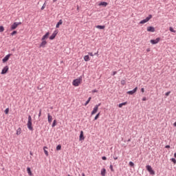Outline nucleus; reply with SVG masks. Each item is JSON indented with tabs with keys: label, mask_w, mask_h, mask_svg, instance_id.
<instances>
[{
	"label": "nucleus",
	"mask_w": 176,
	"mask_h": 176,
	"mask_svg": "<svg viewBox=\"0 0 176 176\" xmlns=\"http://www.w3.org/2000/svg\"><path fill=\"white\" fill-rule=\"evenodd\" d=\"M83 140H85V136L83 135V131H81L80 133L79 140L83 141Z\"/></svg>",
	"instance_id": "obj_13"
},
{
	"label": "nucleus",
	"mask_w": 176,
	"mask_h": 176,
	"mask_svg": "<svg viewBox=\"0 0 176 176\" xmlns=\"http://www.w3.org/2000/svg\"><path fill=\"white\" fill-rule=\"evenodd\" d=\"M102 160H107V157L105 156L102 157Z\"/></svg>",
	"instance_id": "obj_43"
},
{
	"label": "nucleus",
	"mask_w": 176,
	"mask_h": 176,
	"mask_svg": "<svg viewBox=\"0 0 176 176\" xmlns=\"http://www.w3.org/2000/svg\"><path fill=\"white\" fill-rule=\"evenodd\" d=\"M8 71H9V66L4 67L1 71V75H5V74H7Z\"/></svg>",
	"instance_id": "obj_9"
},
{
	"label": "nucleus",
	"mask_w": 176,
	"mask_h": 176,
	"mask_svg": "<svg viewBox=\"0 0 176 176\" xmlns=\"http://www.w3.org/2000/svg\"><path fill=\"white\" fill-rule=\"evenodd\" d=\"M56 151H61V146H60V144H59V145H58L56 146Z\"/></svg>",
	"instance_id": "obj_32"
},
{
	"label": "nucleus",
	"mask_w": 176,
	"mask_h": 176,
	"mask_svg": "<svg viewBox=\"0 0 176 176\" xmlns=\"http://www.w3.org/2000/svg\"><path fill=\"white\" fill-rule=\"evenodd\" d=\"M20 134H21V128H19V129L16 130V135H20Z\"/></svg>",
	"instance_id": "obj_25"
},
{
	"label": "nucleus",
	"mask_w": 176,
	"mask_h": 176,
	"mask_svg": "<svg viewBox=\"0 0 176 176\" xmlns=\"http://www.w3.org/2000/svg\"><path fill=\"white\" fill-rule=\"evenodd\" d=\"M173 126L176 127V122L173 124Z\"/></svg>",
	"instance_id": "obj_50"
},
{
	"label": "nucleus",
	"mask_w": 176,
	"mask_h": 176,
	"mask_svg": "<svg viewBox=\"0 0 176 176\" xmlns=\"http://www.w3.org/2000/svg\"><path fill=\"white\" fill-rule=\"evenodd\" d=\"M50 33L47 32L41 38V41H45V39H47L49 38V35Z\"/></svg>",
	"instance_id": "obj_16"
},
{
	"label": "nucleus",
	"mask_w": 176,
	"mask_h": 176,
	"mask_svg": "<svg viewBox=\"0 0 176 176\" xmlns=\"http://www.w3.org/2000/svg\"><path fill=\"white\" fill-rule=\"evenodd\" d=\"M19 25H21V22H14L10 27L11 31H13V30H16Z\"/></svg>",
	"instance_id": "obj_2"
},
{
	"label": "nucleus",
	"mask_w": 176,
	"mask_h": 176,
	"mask_svg": "<svg viewBox=\"0 0 176 176\" xmlns=\"http://www.w3.org/2000/svg\"><path fill=\"white\" fill-rule=\"evenodd\" d=\"M149 51H150L149 49H148V50H147V52H149Z\"/></svg>",
	"instance_id": "obj_55"
},
{
	"label": "nucleus",
	"mask_w": 176,
	"mask_h": 176,
	"mask_svg": "<svg viewBox=\"0 0 176 176\" xmlns=\"http://www.w3.org/2000/svg\"><path fill=\"white\" fill-rule=\"evenodd\" d=\"M129 165L131 167H134V162H129Z\"/></svg>",
	"instance_id": "obj_34"
},
{
	"label": "nucleus",
	"mask_w": 176,
	"mask_h": 176,
	"mask_svg": "<svg viewBox=\"0 0 176 176\" xmlns=\"http://www.w3.org/2000/svg\"><path fill=\"white\" fill-rule=\"evenodd\" d=\"M46 149H47V146H44L43 147L44 153L45 155H46V156H49V152H47Z\"/></svg>",
	"instance_id": "obj_19"
},
{
	"label": "nucleus",
	"mask_w": 176,
	"mask_h": 176,
	"mask_svg": "<svg viewBox=\"0 0 176 176\" xmlns=\"http://www.w3.org/2000/svg\"><path fill=\"white\" fill-rule=\"evenodd\" d=\"M92 92H93V93H97V89H94V90L92 91Z\"/></svg>",
	"instance_id": "obj_47"
},
{
	"label": "nucleus",
	"mask_w": 176,
	"mask_h": 176,
	"mask_svg": "<svg viewBox=\"0 0 176 176\" xmlns=\"http://www.w3.org/2000/svg\"><path fill=\"white\" fill-rule=\"evenodd\" d=\"M170 93H171V91H169L165 94V96H166V97H168V96H170Z\"/></svg>",
	"instance_id": "obj_39"
},
{
	"label": "nucleus",
	"mask_w": 176,
	"mask_h": 176,
	"mask_svg": "<svg viewBox=\"0 0 176 176\" xmlns=\"http://www.w3.org/2000/svg\"><path fill=\"white\" fill-rule=\"evenodd\" d=\"M63 24V20L60 19L59 21L56 23V28H60V25Z\"/></svg>",
	"instance_id": "obj_17"
},
{
	"label": "nucleus",
	"mask_w": 176,
	"mask_h": 176,
	"mask_svg": "<svg viewBox=\"0 0 176 176\" xmlns=\"http://www.w3.org/2000/svg\"><path fill=\"white\" fill-rule=\"evenodd\" d=\"M130 141H131V139L128 140V142H130Z\"/></svg>",
	"instance_id": "obj_53"
},
{
	"label": "nucleus",
	"mask_w": 176,
	"mask_h": 176,
	"mask_svg": "<svg viewBox=\"0 0 176 176\" xmlns=\"http://www.w3.org/2000/svg\"><path fill=\"white\" fill-rule=\"evenodd\" d=\"M174 157H176V153H175L174 154Z\"/></svg>",
	"instance_id": "obj_54"
},
{
	"label": "nucleus",
	"mask_w": 176,
	"mask_h": 176,
	"mask_svg": "<svg viewBox=\"0 0 176 176\" xmlns=\"http://www.w3.org/2000/svg\"><path fill=\"white\" fill-rule=\"evenodd\" d=\"M57 34H58V32L57 30H55L53 34L50 36V41H53L56 36H57Z\"/></svg>",
	"instance_id": "obj_8"
},
{
	"label": "nucleus",
	"mask_w": 176,
	"mask_h": 176,
	"mask_svg": "<svg viewBox=\"0 0 176 176\" xmlns=\"http://www.w3.org/2000/svg\"><path fill=\"white\" fill-rule=\"evenodd\" d=\"M170 160H171V162H173V163L174 164H176V160H175V158H171Z\"/></svg>",
	"instance_id": "obj_36"
},
{
	"label": "nucleus",
	"mask_w": 176,
	"mask_h": 176,
	"mask_svg": "<svg viewBox=\"0 0 176 176\" xmlns=\"http://www.w3.org/2000/svg\"><path fill=\"white\" fill-rule=\"evenodd\" d=\"M82 176H86V175H85V173H82Z\"/></svg>",
	"instance_id": "obj_51"
},
{
	"label": "nucleus",
	"mask_w": 176,
	"mask_h": 176,
	"mask_svg": "<svg viewBox=\"0 0 176 176\" xmlns=\"http://www.w3.org/2000/svg\"><path fill=\"white\" fill-rule=\"evenodd\" d=\"M30 155H31V156H32V155H34V154L32 153V151H30Z\"/></svg>",
	"instance_id": "obj_49"
},
{
	"label": "nucleus",
	"mask_w": 176,
	"mask_h": 176,
	"mask_svg": "<svg viewBox=\"0 0 176 176\" xmlns=\"http://www.w3.org/2000/svg\"><path fill=\"white\" fill-rule=\"evenodd\" d=\"M165 148H166V149H170V145H166V146H165Z\"/></svg>",
	"instance_id": "obj_42"
},
{
	"label": "nucleus",
	"mask_w": 176,
	"mask_h": 176,
	"mask_svg": "<svg viewBox=\"0 0 176 176\" xmlns=\"http://www.w3.org/2000/svg\"><path fill=\"white\" fill-rule=\"evenodd\" d=\"M113 159H114V160H118V157L113 156Z\"/></svg>",
	"instance_id": "obj_46"
},
{
	"label": "nucleus",
	"mask_w": 176,
	"mask_h": 176,
	"mask_svg": "<svg viewBox=\"0 0 176 176\" xmlns=\"http://www.w3.org/2000/svg\"><path fill=\"white\" fill-rule=\"evenodd\" d=\"M146 168L151 175H155V170L152 169V166H151L150 165H146Z\"/></svg>",
	"instance_id": "obj_3"
},
{
	"label": "nucleus",
	"mask_w": 176,
	"mask_h": 176,
	"mask_svg": "<svg viewBox=\"0 0 176 176\" xmlns=\"http://www.w3.org/2000/svg\"><path fill=\"white\" fill-rule=\"evenodd\" d=\"M54 2H57V0H53L54 3Z\"/></svg>",
	"instance_id": "obj_52"
},
{
	"label": "nucleus",
	"mask_w": 176,
	"mask_h": 176,
	"mask_svg": "<svg viewBox=\"0 0 176 176\" xmlns=\"http://www.w3.org/2000/svg\"><path fill=\"white\" fill-rule=\"evenodd\" d=\"M28 129L30 130V131H34V128L32 127V118H31V116H28Z\"/></svg>",
	"instance_id": "obj_1"
},
{
	"label": "nucleus",
	"mask_w": 176,
	"mask_h": 176,
	"mask_svg": "<svg viewBox=\"0 0 176 176\" xmlns=\"http://www.w3.org/2000/svg\"><path fill=\"white\" fill-rule=\"evenodd\" d=\"M169 31H170V32H174V33L176 32V31L174 30V28H173V27H170V28H169Z\"/></svg>",
	"instance_id": "obj_28"
},
{
	"label": "nucleus",
	"mask_w": 176,
	"mask_h": 176,
	"mask_svg": "<svg viewBox=\"0 0 176 176\" xmlns=\"http://www.w3.org/2000/svg\"><path fill=\"white\" fill-rule=\"evenodd\" d=\"M98 118H100V113H98V114H96V116L94 118V120H97V119H98Z\"/></svg>",
	"instance_id": "obj_30"
},
{
	"label": "nucleus",
	"mask_w": 176,
	"mask_h": 176,
	"mask_svg": "<svg viewBox=\"0 0 176 176\" xmlns=\"http://www.w3.org/2000/svg\"><path fill=\"white\" fill-rule=\"evenodd\" d=\"M141 91H142V93H144V92H145V89L142 88V89H141Z\"/></svg>",
	"instance_id": "obj_44"
},
{
	"label": "nucleus",
	"mask_w": 176,
	"mask_h": 176,
	"mask_svg": "<svg viewBox=\"0 0 176 176\" xmlns=\"http://www.w3.org/2000/svg\"><path fill=\"white\" fill-rule=\"evenodd\" d=\"M148 32H155V28L153 26H149L147 28Z\"/></svg>",
	"instance_id": "obj_12"
},
{
	"label": "nucleus",
	"mask_w": 176,
	"mask_h": 176,
	"mask_svg": "<svg viewBox=\"0 0 176 176\" xmlns=\"http://www.w3.org/2000/svg\"><path fill=\"white\" fill-rule=\"evenodd\" d=\"M27 171H28V173L30 175H32V172H31V168L28 167V168H27Z\"/></svg>",
	"instance_id": "obj_24"
},
{
	"label": "nucleus",
	"mask_w": 176,
	"mask_h": 176,
	"mask_svg": "<svg viewBox=\"0 0 176 176\" xmlns=\"http://www.w3.org/2000/svg\"><path fill=\"white\" fill-rule=\"evenodd\" d=\"M47 45V42L45 40L42 41L41 43L39 45V47H45Z\"/></svg>",
	"instance_id": "obj_11"
},
{
	"label": "nucleus",
	"mask_w": 176,
	"mask_h": 176,
	"mask_svg": "<svg viewBox=\"0 0 176 176\" xmlns=\"http://www.w3.org/2000/svg\"><path fill=\"white\" fill-rule=\"evenodd\" d=\"M45 8H46V2L41 7V10H43V9H45Z\"/></svg>",
	"instance_id": "obj_38"
},
{
	"label": "nucleus",
	"mask_w": 176,
	"mask_h": 176,
	"mask_svg": "<svg viewBox=\"0 0 176 176\" xmlns=\"http://www.w3.org/2000/svg\"><path fill=\"white\" fill-rule=\"evenodd\" d=\"M105 174H107V169H105L104 168H103L101 170V175L102 176H105Z\"/></svg>",
	"instance_id": "obj_18"
},
{
	"label": "nucleus",
	"mask_w": 176,
	"mask_h": 176,
	"mask_svg": "<svg viewBox=\"0 0 176 176\" xmlns=\"http://www.w3.org/2000/svg\"><path fill=\"white\" fill-rule=\"evenodd\" d=\"M90 100H91V97H89L88 100L85 102V107L86 105H87V104H89V102H90Z\"/></svg>",
	"instance_id": "obj_27"
},
{
	"label": "nucleus",
	"mask_w": 176,
	"mask_h": 176,
	"mask_svg": "<svg viewBox=\"0 0 176 176\" xmlns=\"http://www.w3.org/2000/svg\"><path fill=\"white\" fill-rule=\"evenodd\" d=\"M4 112H5L6 115H8L9 113V108L6 109Z\"/></svg>",
	"instance_id": "obj_37"
},
{
	"label": "nucleus",
	"mask_w": 176,
	"mask_h": 176,
	"mask_svg": "<svg viewBox=\"0 0 176 176\" xmlns=\"http://www.w3.org/2000/svg\"><path fill=\"white\" fill-rule=\"evenodd\" d=\"M67 176H71L70 175H67Z\"/></svg>",
	"instance_id": "obj_56"
},
{
	"label": "nucleus",
	"mask_w": 176,
	"mask_h": 176,
	"mask_svg": "<svg viewBox=\"0 0 176 176\" xmlns=\"http://www.w3.org/2000/svg\"><path fill=\"white\" fill-rule=\"evenodd\" d=\"M137 90H138V87H135L133 90L131 91H128L126 92V94H129L130 96H133L135 93H137Z\"/></svg>",
	"instance_id": "obj_7"
},
{
	"label": "nucleus",
	"mask_w": 176,
	"mask_h": 176,
	"mask_svg": "<svg viewBox=\"0 0 176 176\" xmlns=\"http://www.w3.org/2000/svg\"><path fill=\"white\" fill-rule=\"evenodd\" d=\"M16 34H17V31L14 30V31L10 34V35H11L12 36H13V35H16Z\"/></svg>",
	"instance_id": "obj_31"
},
{
	"label": "nucleus",
	"mask_w": 176,
	"mask_h": 176,
	"mask_svg": "<svg viewBox=\"0 0 176 176\" xmlns=\"http://www.w3.org/2000/svg\"><path fill=\"white\" fill-rule=\"evenodd\" d=\"M142 101H146V97H143L142 98Z\"/></svg>",
	"instance_id": "obj_45"
},
{
	"label": "nucleus",
	"mask_w": 176,
	"mask_h": 176,
	"mask_svg": "<svg viewBox=\"0 0 176 176\" xmlns=\"http://www.w3.org/2000/svg\"><path fill=\"white\" fill-rule=\"evenodd\" d=\"M96 28H98V30H104L105 29V25H98L96 26Z\"/></svg>",
	"instance_id": "obj_21"
},
{
	"label": "nucleus",
	"mask_w": 176,
	"mask_h": 176,
	"mask_svg": "<svg viewBox=\"0 0 176 176\" xmlns=\"http://www.w3.org/2000/svg\"><path fill=\"white\" fill-rule=\"evenodd\" d=\"M97 111H98V106H95L93 111L91 113V115H95V113H97Z\"/></svg>",
	"instance_id": "obj_14"
},
{
	"label": "nucleus",
	"mask_w": 176,
	"mask_h": 176,
	"mask_svg": "<svg viewBox=\"0 0 176 176\" xmlns=\"http://www.w3.org/2000/svg\"><path fill=\"white\" fill-rule=\"evenodd\" d=\"M97 54V53H95V55Z\"/></svg>",
	"instance_id": "obj_57"
},
{
	"label": "nucleus",
	"mask_w": 176,
	"mask_h": 176,
	"mask_svg": "<svg viewBox=\"0 0 176 176\" xmlns=\"http://www.w3.org/2000/svg\"><path fill=\"white\" fill-rule=\"evenodd\" d=\"M57 124V121L56 120H54L53 121V123L52 124V127H56V125Z\"/></svg>",
	"instance_id": "obj_26"
},
{
	"label": "nucleus",
	"mask_w": 176,
	"mask_h": 176,
	"mask_svg": "<svg viewBox=\"0 0 176 176\" xmlns=\"http://www.w3.org/2000/svg\"><path fill=\"white\" fill-rule=\"evenodd\" d=\"M111 171H112V173H113L115 171V170H113V166H112V164L110 165V167H109Z\"/></svg>",
	"instance_id": "obj_33"
},
{
	"label": "nucleus",
	"mask_w": 176,
	"mask_h": 176,
	"mask_svg": "<svg viewBox=\"0 0 176 176\" xmlns=\"http://www.w3.org/2000/svg\"><path fill=\"white\" fill-rule=\"evenodd\" d=\"M101 105V103H99L98 104L96 105V107H98H98H100Z\"/></svg>",
	"instance_id": "obj_48"
},
{
	"label": "nucleus",
	"mask_w": 176,
	"mask_h": 176,
	"mask_svg": "<svg viewBox=\"0 0 176 176\" xmlns=\"http://www.w3.org/2000/svg\"><path fill=\"white\" fill-rule=\"evenodd\" d=\"M151 19H152V14H149L145 19L142 20L140 24H145V23H148Z\"/></svg>",
	"instance_id": "obj_4"
},
{
	"label": "nucleus",
	"mask_w": 176,
	"mask_h": 176,
	"mask_svg": "<svg viewBox=\"0 0 176 176\" xmlns=\"http://www.w3.org/2000/svg\"><path fill=\"white\" fill-rule=\"evenodd\" d=\"M84 60H85V61H90V57L89 56V55L85 56Z\"/></svg>",
	"instance_id": "obj_22"
},
{
	"label": "nucleus",
	"mask_w": 176,
	"mask_h": 176,
	"mask_svg": "<svg viewBox=\"0 0 176 176\" xmlns=\"http://www.w3.org/2000/svg\"><path fill=\"white\" fill-rule=\"evenodd\" d=\"M118 74V72H113L112 76H115Z\"/></svg>",
	"instance_id": "obj_40"
},
{
	"label": "nucleus",
	"mask_w": 176,
	"mask_h": 176,
	"mask_svg": "<svg viewBox=\"0 0 176 176\" xmlns=\"http://www.w3.org/2000/svg\"><path fill=\"white\" fill-rule=\"evenodd\" d=\"M123 105H127V102H124L119 104L118 107H119V108H122V107H123Z\"/></svg>",
	"instance_id": "obj_23"
},
{
	"label": "nucleus",
	"mask_w": 176,
	"mask_h": 176,
	"mask_svg": "<svg viewBox=\"0 0 176 176\" xmlns=\"http://www.w3.org/2000/svg\"><path fill=\"white\" fill-rule=\"evenodd\" d=\"M100 6H107V5H108V3H107V2H105V1H102V2H100V4H99Z\"/></svg>",
	"instance_id": "obj_20"
},
{
	"label": "nucleus",
	"mask_w": 176,
	"mask_h": 176,
	"mask_svg": "<svg viewBox=\"0 0 176 176\" xmlns=\"http://www.w3.org/2000/svg\"><path fill=\"white\" fill-rule=\"evenodd\" d=\"M80 80H82V79L80 78H76L72 82L73 86H76V87L79 86V85H80Z\"/></svg>",
	"instance_id": "obj_5"
},
{
	"label": "nucleus",
	"mask_w": 176,
	"mask_h": 176,
	"mask_svg": "<svg viewBox=\"0 0 176 176\" xmlns=\"http://www.w3.org/2000/svg\"><path fill=\"white\" fill-rule=\"evenodd\" d=\"M10 56H12V54H8V55H6L3 59H2V62L3 63H6L7 61L9 60V58H10Z\"/></svg>",
	"instance_id": "obj_10"
},
{
	"label": "nucleus",
	"mask_w": 176,
	"mask_h": 176,
	"mask_svg": "<svg viewBox=\"0 0 176 176\" xmlns=\"http://www.w3.org/2000/svg\"><path fill=\"white\" fill-rule=\"evenodd\" d=\"M47 118H48V123H52L53 120V116H50V113H47Z\"/></svg>",
	"instance_id": "obj_15"
},
{
	"label": "nucleus",
	"mask_w": 176,
	"mask_h": 176,
	"mask_svg": "<svg viewBox=\"0 0 176 176\" xmlns=\"http://www.w3.org/2000/svg\"><path fill=\"white\" fill-rule=\"evenodd\" d=\"M152 45H156L160 42V37L157 38L156 39H152L150 41Z\"/></svg>",
	"instance_id": "obj_6"
},
{
	"label": "nucleus",
	"mask_w": 176,
	"mask_h": 176,
	"mask_svg": "<svg viewBox=\"0 0 176 176\" xmlns=\"http://www.w3.org/2000/svg\"><path fill=\"white\" fill-rule=\"evenodd\" d=\"M89 55L91 56V57H93V56H94V54H93V52H89Z\"/></svg>",
	"instance_id": "obj_41"
},
{
	"label": "nucleus",
	"mask_w": 176,
	"mask_h": 176,
	"mask_svg": "<svg viewBox=\"0 0 176 176\" xmlns=\"http://www.w3.org/2000/svg\"><path fill=\"white\" fill-rule=\"evenodd\" d=\"M41 115H42V109H40L39 113H38V118H41Z\"/></svg>",
	"instance_id": "obj_35"
},
{
	"label": "nucleus",
	"mask_w": 176,
	"mask_h": 176,
	"mask_svg": "<svg viewBox=\"0 0 176 176\" xmlns=\"http://www.w3.org/2000/svg\"><path fill=\"white\" fill-rule=\"evenodd\" d=\"M5 31V28L3 26H0V32H3Z\"/></svg>",
	"instance_id": "obj_29"
}]
</instances>
